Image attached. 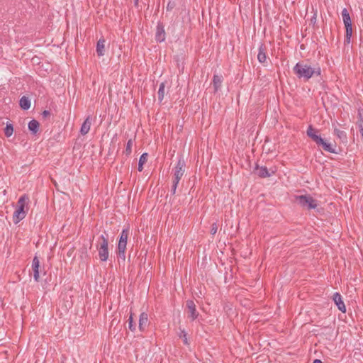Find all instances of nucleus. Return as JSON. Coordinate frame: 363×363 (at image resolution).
I'll return each mask as SVG.
<instances>
[{
    "instance_id": "obj_1",
    "label": "nucleus",
    "mask_w": 363,
    "mask_h": 363,
    "mask_svg": "<svg viewBox=\"0 0 363 363\" xmlns=\"http://www.w3.org/2000/svg\"><path fill=\"white\" fill-rule=\"evenodd\" d=\"M318 133L319 130L313 128L312 125H309L306 131L307 135L315 143L318 147L321 148L324 151L337 154V152L335 150L336 145H333V144L326 142L318 134Z\"/></svg>"
},
{
    "instance_id": "obj_2",
    "label": "nucleus",
    "mask_w": 363,
    "mask_h": 363,
    "mask_svg": "<svg viewBox=\"0 0 363 363\" xmlns=\"http://www.w3.org/2000/svg\"><path fill=\"white\" fill-rule=\"evenodd\" d=\"M293 70L298 78H303L305 81H308L313 75L319 76L321 74L320 67L313 68L310 65L303 62L296 63Z\"/></svg>"
},
{
    "instance_id": "obj_3",
    "label": "nucleus",
    "mask_w": 363,
    "mask_h": 363,
    "mask_svg": "<svg viewBox=\"0 0 363 363\" xmlns=\"http://www.w3.org/2000/svg\"><path fill=\"white\" fill-rule=\"evenodd\" d=\"M29 198L27 195L24 194L21 196L17 202L16 208L13 214V221L15 224H17L21 220L25 218L26 216V211H25V206Z\"/></svg>"
},
{
    "instance_id": "obj_4",
    "label": "nucleus",
    "mask_w": 363,
    "mask_h": 363,
    "mask_svg": "<svg viewBox=\"0 0 363 363\" xmlns=\"http://www.w3.org/2000/svg\"><path fill=\"white\" fill-rule=\"evenodd\" d=\"M342 16L345 27V44H350L352 35V20L348 10L345 8L342 11Z\"/></svg>"
},
{
    "instance_id": "obj_5",
    "label": "nucleus",
    "mask_w": 363,
    "mask_h": 363,
    "mask_svg": "<svg viewBox=\"0 0 363 363\" xmlns=\"http://www.w3.org/2000/svg\"><path fill=\"white\" fill-rule=\"evenodd\" d=\"M296 201L303 208L314 209L317 207V201L311 195H300L296 196Z\"/></svg>"
},
{
    "instance_id": "obj_6",
    "label": "nucleus",
    "mask_w": 363,
    "mask_h": 363,
    "mask_svg": "<svg viewBox=\"0 0 363 363\" xmlns=\"http://www.w3.org/2000/svg\"><path fill=\"white\" fill-rule=\"evenodd\" d=\"M101 240L99 245L97 246L99 257L101 262H106L108 258V240L107 235H101L99 238Z\"/></svg>"
},
{
    "instance_id": "obj_7",
    "label": "nucleus",
    "mask_w": 363,
    "mask_h": 363,
    "mask_svg": "<svg viewBox=\"0 0 363 363\" xmlns=\"http://www.w3.org/2000/svg\"><path fill=\"white\" fill-rule=\"evenodd\" d=\"M185 161L180 157L174 167L173 182L179 183L184 174Z\"/></svg>"
},
{
    "instance_id": "obj_8",
    "label": "nucleus",
    "mask_w": 363,
    "mask_h": 363,
    "mask_svg": "<svg viewBox=\"0 0 363 363\" xmlns=\"http://www.w3.org/2000/svg\"><path fill=\"white\" fill-rule=\"evenodd\" d=\"M275 172L276 169H274L273 168H270L269 169L265 166L259 167L258 164H257L255 168V173L257 174L260 178L269 177L274 174Z\"/></svg>"
},
{
    "instance_id": "obj_9",
    "label": "nucleus",
    "mask_w": 363,
    "mask_h": 363,
    "mask_svg": "<svg viewBox=\"0 0 363 363\" xmlns=\"http://www.w3.org/2000/svg\"><path fill=\"white\" fill-rule=\"evenodd\" d=\"M155 40L159 43H162L165 40L164 27L162 23H158L157 25Z\"/></svg>"
},
{
    "instance_id": "obj_10",
    "label": "nucleus",
    "mask_w": 363,
    "mask_h": 363,
    "mask_svg": "<svg viewBox=\"0 0 363 363\" xmlns=\"http://www.w3.org/2000/svg\"><path fill=\"white\" fill-rule=\"evenodd\" d=\"M129 235V229L125 228L122 230L119 236V240L118 242L117 248L126 247L127 240Z\"/></svg>"
},
{
    "instance_id": "obj_11",
    "label": "nucleus",
    "mask_w": 363,
    "mask_h": 363,
    "mask_svg": "<svg viewBox=\"0 0 363 363\" xmlns=\"http://www.w3.org/2000/svg\"><path fill=\"white\" fill-rule=\"evenodd\" d=\"M333 300L340 311L342 313L346 312L345 305L342 301V296L339 293L336 292L333 294Z\"/></svg>"
},
{
    "instance_id": "obj_12",
    "label": "nucleus",
    "mask_w": 363,
    "mask_h": 363,
    "mask_svg": "<svg viewBox=\"0 0 363 363\" xmlns=\"http://www.w3.org/2000/svg\"><path fill=\"white\" fill-rule=\"evenodd\" d=\"M186 307L188 308L189 317L192 320L197 318L199 313L196 311V305L192 300H188L186 301Z\"/></svg>"
},
{
    "instance_id": "obj_13",
    "label": "nucleus",
    "mask_w": 363,
    "mask_h": 363,
    "mask_svg": "<svg viewBox=\"0 0 363 363\" xmlns=\"http://www.w3.org/2000/svg\"><path fill=\"white\" fill-rule=\"evenodd\" d=\"M105 43L104 38H100L96 43V52L99 57H102L105 54Z\"/></svg>"
},
{
    "instance_id": "obj_14",
    "label": "nucleus",
    "mask_w": 363,
    "mask_h": 363,
    "mask_svg": "<svg viewBox=\"0 0 363 363\" xmlns=\"http://www.w3.org/2000/svg\"><path fill=\"white\" fill-rule=\"evenodd\" d=\"M91 117L89 116L87 118L84 120L83 122L81 128H80V133L82 135H85L87 134L90 130L91 124Z\"/></svg>"
},
{
    "instance_id": "obj_15",
    "label": "nucleus",
    "mask_w": 363,
    "mask_h": 363,
    "mask_svg": "<svg viewBox=\"0 0 363 363\" xmlns=\"http://www.w3.org/2000/svg\"><path fill=\"white\" fill-rule=\"evenodd\" d=\"M147 323H148V315L146 313L143 312L140 315L139 325H138L139 330L140 331H144L146 325H147Z\"/></svg>"
},
{
    "instance_id": "obj_16",
    "label": "nucleus",
    "mask_w": 363,
    "mask_h": 363,
    "mask_svg": "<svg viewBox=\"0 0 363 363\" xmlns=\"http://www.w3.org/2000/svg\"><path fill=\"white\" fill-rule=\"evenodd\" d=\"M257 60L260 63H264L267 60L266 55V47L263 44H261L259 48V52L257 54Z\"/></svg>"
},
{
    "instance_id": "obj_17",
    "label": "nucleus",
    "mask_w": 363,
    "mask_h": 363,
    "mask_svg": "<svg viewBox=\"0 0 363 363\" xmlns=\"http://www.w3.org/2000/svg\"><path fill=\"white\" fill-rule=\"evenodd\" d=\"M40 123L38 121L33 119L28 123V130L32 134H36L39 130Z\"/></svg>"
},
{
    "instance_id": "obj_18",
    "label": "nucleus",
    "mask_w": 363,
    "mask_h": 363,
    "mask_svg": "<svg viewBox=\"0 0 363 363\" xmlns=\"http://www.w3.org/2000/svg\"><path fill=\"white\" fill-rule=\"evenodd\" d=\"M20 107L23 110H28L30 107V100L27 96H22L19 101Z\"/></svg>"
},
{
    "instance_id": "obj_19",
    "label": "nucleus",
    "mask_w": 363,
    "mask_h": 363,
    "mask_svg": "<svg viewBox=\"0 0 363 363\" xmlns=\"http://www.w3.org/2000/svg\"><path fill=\"white\" fill-rule=\"evenodd\" d=\"M148 155L147 153H143L139 159L138 169L139 172H142L143 169V164L147 161Z\"/></svg>"
},
{
    "instance_id": "obj_20",
    "label": "nucleus",
    "mask_w": 363,
    "mask_h": 363,
    "mask_svg": "<svg viewBox=\"0 0 363 363\" xmlns=\"http://www.w3.org/2000/svg\"><path fill=\"white\" fill-rule=\"evenodd\" d=\"M334 134L341 140L342 142L346 143L347 142V134L345 131L340 130L337 128H335L334 130Z\"/></svg>"
},
{
    "instance_id": "obj_21",
    "label": "nucleus",
    "mask_w": 363,
    "mask_h": 363,
    "mask_svg": "<svg viewBox=\"0 0 363 363\" xmlns=\"http://www.w3.org/2000/svg\"><path fill=\"white\" fill-rule=\"evenodd\" d=\"M213 82L215 91H217L221 86L222 77L218 76V75H214Z\"/></svg>"
},
{
    "instance_id": "obj_22",
    "label": "nucleus",
    "mask_w": 363,
    "mask_h": 363,
    "mask_svg": "<svg viewBox=\"0 0 363 363\" xmlns=\"http://www.w3.org/2000/svg\"><path fill=\"white\" fill-rule=\"evenodd\" d=\"M164 87H165V85H164V82H162L160 84V86H159V90H158V92H157V94H158V100L161 102L163 99H164Z\"/></svg>"
},
{
    "instance_id": "obj_23",
    "label": "nucleus",
    "mask_w": 363,
    "mask_h": 363,
    "mask_svg": "<svg viewBox=\"0 0 363 363\" xmlns=\"http://www.w3.org/2000/svg\"><path fill=\"white\" fill-rule=\"evenodd\" d=\"M13 126L11 123H6V125L4 128V134L6 137H10L13 135Z\"/></svg>"
},
{
    "instance_id": "obj_24",
    "label": "nucleus",
    "mask_w": 363,
    "mask_h": 363,
    "mask_svg": "<svg viewBox=\"0 0 363 363\" xmlns=\"http://www.w3.org/2000/svg\"><path fill=\"white\" fill-rule=\"evenodd\" d=\"M179 330H180V332L179 333V337L182 339L184 345H189V343L188 339H187V333H186L184 329L179 328Z\"/></svg>"
},
{
    "instance_id": "obj_25",
    "label": "nucleus",
    "mask_w": 363,
    "mask_h": 363,
    "mask_svg": "<svg viewBox=\"0 0 363 363\" xmlns=\"http://www.w3.org/2000/svg\"><path fill=\"white\" fill-rule=\"evenodd\" d=\"M128 328L132 332H134L136 330V325L133 323V314L130 313V317L128 318Z\"/></svg>"
},
{
    "instance_id": "obj_26",
    "label": "nucleus",
    "mask_w": 363,
    "mask_h": 363,
    "mask_svg": "<svg viewBox=\"0 0 363 363\" xmlns=\"http://www.w3.org/2000/svg\"><path fill=\"white\" fill-rule=\"evenodd\" d=\"M132 146H133V140L130 139L126 144L125 150V154L128 156L130 155L132 152Z\"/></svg>"
},
{
    "instance_id": "obj_27",
    "label": "nucleus",
    "mask_w": 363,
    "mask_h": 363,
    "mask_svg": "<svg viewBox=\"0 0 363 363\" xmlns=\"http://www.w3.org/2000/svg\"><path fill=\"white\" fill-rule=\"evenodd\" d=\"M117 250H118V258L121 259L123 261H125V252L126 247H122L121 249L117 248Z\"/></svg>"
},
{
    "instance_id": "obj_28",
    "label": "nucleus",
    "mask_w": 363,
    "mask_h": 363,
    "mask_svg": "<svg viewBox=\"0 0 363 363\" xmlns=\"http://www.w3.org/2000/svg\"><path fill=\"white\" fill-rule=\"evenodd\" d=\"M40 267V261L37 256H35L33 259L32 262V269L39 268Z\"/></svg>"
},
{
    "instance_id": "obj_29",
    "label": "nucleus",
    "mask_w": 363,
    "mask_h": 363,
    "mask_svg": "<svg viewBox=\"0 0 363 363\" xmlns=\"http://www.w3.org/2000/svg\"><path fill=\"white\" fill-rule=\"evenodd\" d=\"M33 279L35 281L38 282L40 276H39V268L33 269Z\"/></svg>"
},
{
    "instance_id": "obj_30",
    "label": "nucleus",
    "mask_w": 363,
    "mask_h": 363,
    "mask_svg": "<svg viewBox=\"0 0 363 363\" xmlns=\"http://www.w3.org/2000/svg\"><path fill=\"white\" fill-rule=\"evenodd\" d=\"M178 184L179 183H177V182H172V188L170 190L172 195L175 194Z\"/></svg>"
},
{
    "instance_id": "obj_31",
    "label": "nucleus",
    "mask_w": 363,
    "mask_h": 363,
    "mask_svg": "<svg viewBox=\"0 0 363 363\" xmlns=\"http://www.w3.org/2000/svg\"><path fill=\"white\" fill-rule=\"evenodd\" d=\"M217 230H218V225H217V224H216V223H213V224L211 225V233L212 235L216 234V232H217Z\"/></svg>"
},
{
    "instance_id": "obj_32",
    "label": "nucleus",
    "mask_w": 363,
    "mask_h": 363,
    "mask_svg": "<svg viewBox=\"0 0 363 363\" xmlns=\"http://www.w3.org/2000/svg\"><path fill=\"white\" fill-rule=\"evenodd\" d=\"M42 116L43 118H47L50 116V112L48 110H45L43 111Z\"/></svg>"
},
{
    "instance_id": "obj_33",
    "label": "nucleus",
    "mask_w": 363,
    "mask_h": 363,
    "mask_svg": "<svg viewBox=\"0 0 363 363\" xmlns=\"http://www.w3.org/2000/svg\"><path fill=\"white\" fill-rule=\"evenodd\" d=\"M316 22V13H314V15L311 18V23L315 24Z\"/></svg>"
},
{
    "instance_id": "obj_34",
    "label": "nucleus",
    "mask_w": 363,
    "mask_h": 363,
    "mask_svg": "<svg viewBox=\"0 0 363 363\" xmlns=\"http://www.w3.org/2000/svg\"><path fill=\"white\" fill-rule=\"evenodd\" d=\"M313 363H322V362L321 360L316 359L313 362Z\"/></svg>"
},
{
    "instance_id": "obj_35",
    "label": "nucleus",
    "mask_w": 363,
    "mask_h": 363,
    "mask_svg": "<svg viewBox=\"0 0 363 363\" xmlns=\"http://www.w3.org/2000/svg\"><path fill=\"white\" fill-rule=\"evenodd\" d=\"M220 253H221L222 255H223V254H224V252H223V250H222V249H220Z\"/></svg>"
},
{
    "instance_id": "obj_36",
    "label": "nucleus",
    "mask_w": 363,
    "mask_h": 363,
    "mask_svg": "<svg viewBox=\"0 0 363 363\" xmlns=\"http://www.w3.org/2000/svg\"><path fill=\"white\" fill-rule=\"evenodd\" d=\"M360 132L362 133V135L363 136V128L361 129Z\"/></svg>"
},
{
    "instance_id": "obj_37",
    "label": "nucleus",
    "mask_w": 363,
    "mask_h": 363,
    "mask_svg": "<svg viewBox=\"0 0 363 363\" xmlns=\"http://www.w3.org/2000/svg\"><path fill=\"white\" fill-rule=\"evenodd\" d=\"M224 279H225V281L227 279V277H226V275H225V276H224Z\"/></svg>"
}]
</instances>
